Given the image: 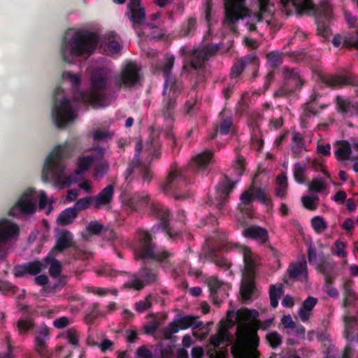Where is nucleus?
Wrapping results in <instances>:
<instances>
[{"mask_svg":"<svg viewBox=\"0 0 358 358\" xmlns=\"http://www.w3.org/2000/svg\"><path fill=\"white\" fill-rule=\"evenodd\" d=\"M294 6L302 13L313 11L311 0H293ZM268 0H225L224 22L234 24L240 20L249 17L246 26L249 31L256 29L255 23L261 22L262 13L266 11Z\"/></svg>","mask_w":358,"mask_h":358,"instance_id":"nucleus-2","label":"nucleus"},{"mask_svg":"<svg viewBox=\"0 0 358 358\" xmlns=\"http://www.w3.org/2000/svg\"><path fill=\"white\" fill-rule=\"evenodd\" d=\"M313 168L315 169V171H322L324 173V174L327 176V179L329 180V181H331V178H330V176L329 174L326 171L324 166L322 164H321L320 162H317V161H314L313 162Z\"/></svg>","mask_w":358,"mask_h":358,"instance_id":"nucleus-59","label":"nucleus"},{"mask_svg":"<svg viewBox=\"0 0 358 358\" xmlns=\"http://www.w3.org/2000/svg\"><path fill=\"white\" fill-rule=\"evenodd\" d=\"M73 243L72 234L68 231L59 232L57 236V243L54 249L59 252L69 248Z\"/></svg>","mask_w":358,"mask_h":358,"instance_id":"nucleus-25","label":"nucleus"},{"mask_svg":"<svg viewBox=\"0 0 358 358\" xmlns=\"http://www.w3.org/2000/svg\"><path fill=\"white\" fill-rule=\"evenodd\" d=\"M327 179L315 178L308 183V189L313 192H323L327 189Z\"/></svg>","mask_w":358,"mask_h":358,"instance_id":"nucleus-31","label":"nucleus"},{"mask_svg":"<svg viewBox=\"0 0 358 358\" xmlns=\"http://www.w3.org/2000/svg\"><path fill=\"white\" fill-rule=\"evenodd\" d=\"M151 306L150 297L148 296L144 300L141 301L135 304L137 311L143 312Z\"/></svg>","mask_w":358,"mask_h":358,"instance_id":"nucleus-47","label":"nucleus"},{"mask_svg":"<svg viewBox=\"0 0 358 358\" xmlns=\"http://www.w3.org/2000/svg\"><path fill=\"white\" fill-rule=\"evenodd\" d=\"M103 226L97 221H93L87 226V231L92 234H97L101 231Z\"/></svg>","mask_w":358,"mask_h":358,"instance_id":"nucleus-44","label":"nucleus"},{"mask_svg":"<svg viewBox=\"0 0 358 358\" xmlns=\"http://www.w3.org/2000/svg\"><path fill=\"white\" fill-rule=\"evenodd\" d=\"M141 0H129L130 20L134 24H142L145 20L144 9L140 6Z\"/></svg>","mask_w":358,"mask_h":358,"instance_id":"nucleus-18","label":"nucleus"},{"mask_svg":"<svg viewBox=\"0 0 358 358\" xmlns=\"http://www.w3.org/2000/svg\"><path fill=\"white\" fill-rule=\"evenodd\" d=\"M266 339L269 345L275 348L281 343V338L277 332H271L266 335Z\"/></svg>","mask_w":358,"mask_h":358,"instance_id":"nucleus-42","label":"nucleus"},{"mask_svg":"<svg viewBox=\"0 0 358 358\" xmlns=\"http://www.w3.org/2000/svg\"><path fill=\"white\" fill-rule=\"evenodd\" d=\"M202 325L198 317L192 315L185 316L179 318L176 324L171 325V331L172 333H177L180 329H187L189 327L192 329L199 328Z\"/></svg>","mask_w":358,"mask_h":358,"instance_id":"nucleus-16","label":"nucleus"},{"mask_svg":"<svg viewBox=\"0 0 358 358\" xmlns=\"http://www.w3.org/2000/svg\"><path fill=\"white\" fill-rule=\"evenodd\" d=\"M306 169L305 164L296 163L294 168V176L296 182L303 183L305 180L304 173Z\"/></svg>","mask_w":358,"mask_h":358,"instance_id":"nucleus-37","label":"nucleus"},{"mask_svg":"<svg viewBox=\"0 0 358 358\" xmlns=\"http://www.w3.org/2000/svg\"><path fill=\"white\" fill-rule=\"evenodd\" d=\"M334 268V265L329 263L324 264L320 267V271L325 276L327 282L329 281V278L331 275V271H333Z\"/></svg>","mask_w":358,"mask_h":358,"instance_id":"nucleus-49","label":"nucleus"},{"mask_svg":"<svg viewBox=\"0 0 358 358\" xmlns=\"http://www.w3.org/2000/svg\"><path fill=\"white\" fill-rule=\"evenodd\" d=\"M281 322L285 328L294 329L296 327L295 323L289 315L283 316Z\"/></svg>","mask_w":358,"mask_h":358,"instance_id":"nucleus-57","label":"nucleus"},{"mask_svg":"<svg viewBox=\"0 0 358 358\" xmlns=\"http://www.w3.org/2000/svg\"><path fill=\"white\" fill-rule=\"evenodd\" d=\"M212 156L213 152L210 151L201 153L192 159L191 166L197 171H202L210 162Z\"/></svg>","mask_w":358,"mask_h":358,"instance_id":"nucleus-23","label":"nucleus"},{"mask_svg":"<svg viewBox=\"0 0 358 358\" xmlns=\"http://www.w3.org/2000/svg\"><path fill=\"white\" fill-rule=\"evenodd\" d=\"M45 268V265L38 261L31 262L15 268L14 273L17 277L25 275H36Z\"/></svg>","mask_w":358,"mask_h":358,"instance_id":"nucleus-15","label":"nucleus"},{"mask_svg":"<svg viewBox=\"0 0 358 358\" xmlns=\"http://www.w3.org/2000/svg\"><path fill=\"white\" fill-rule=\"evenodd\" d=\"M33 326L30 320H21L18 322V329L21 334L26 333Z\"/></svg>","mask_w":358,"mask_h":358,"instance_id":"nucleus-50","label":"nucleus"},{"mask_svg":"<svg viewBox=\"0 0 358 358\" xmlns=\"http://www.w3.org/2000/svg\"><path fill=\"white\" fill-rule=\"evenodd\" d=\"M337 148L335 155L338 160H346L349 158L351 149L350 144L346 141L338 142L336 145Z\"/></svg>","mask_w":358,"mask_h":358,"instance_id":"nucleus-28","label":"nucleus"},{"mask_svg":"<svg viewBox=\"0 0 358 358\" xmlns=\"http://www.w3.org/2000/svg\"><path fill=\"white\" fill-rule=\"evenodd\" d=\"M335 248H336V254L338 257H343L346 255L345 248L346 245L345 243L341 241H336L335 242Z\"/></svg>","mask_w":358,"mask_h":358,"instance_id":"nucleus-53","label":"nucleus"},{"mask_svg":"<svg viewBox=\"0 0 358 358\" xmlns=\"http://www.w3.org/2000/svg\"><path fill=\"white\" fill-rule=\"evenodd\" d=\"M277 180L280 186L277 191V194L278 196H283L287 188V178L285 176L281 175L278 177Z\"/></svg>","mask_w":358,"mask_h":358,"instance_id":"nucleus-46","label":"nucleus"},{"mask_svg":"<svg viewBox=\"0 0 358 358\" xmlns=\"http://www.w3.org/2000/svg\"><path fill=\"white\" fill-rule=\"evenodd\" d=\"M69 152V148L66 143L54 148L47 157L43 168V180H52L55 186L59 189H64L76 182V180L68 173L65 166L61 162V159Z\"/></svg>","mask_w":358,"mask_h":358,"instance_id":"nucleus-3","label":"nucleus"},{"mask_svg":"<svg viewBox=\"0 0 358 358\" xmlns=\"http://www.w3.org/2000/svg\"><path fill=\"white\" fill-rule=\"evenodd\" d=\"M303 148V138L300 134L294 133L293 134L292 150L294 154H299Z\"/></svg>","mask_w":358,"mask_h":358,"instance_id":"nucleus-40","label":"nucleus"},{"mask_svg":"<svg viewBox=\"0 0 358 358\" xmlns=\"http://www.w3.org/2000/svg\"><path fill=\"white\" fill-rule=\"evenodd\" d=\"M66 338L70 343H71L74 345H78L79 339H78V334L76 331L69 330L66 332Z\"/></svg>","mask_w":358,"mask_h":358,"instance_id":"nucleus-54","label":"nucleus"},{"mask_svg":"<svg viewBox=\"0 0 358 358\" xmlns=\"http://www.w3.org/2000/svg\"><path fill=\"white\" fill-rule=\"evenodd\" d=\"M215 49L216 48L213 46H206L194 50L192 56L193 59H196V61H192V66L196 68L200 65V63L206 59L208 55L212 54Z\"/></svg>","mask_w":358,"mask_h":358,"instance_id":"nucleus-24","label":"nucleus"},{"mask_svg":"<svg viewBox=\"0 0 358 358\" xmlns=\"http://www.w3.org/2000/svg\"><path fill=\"white\" fill-rule=\"evenodd\" d=\"M196 26V20L194 17H190L188 19L186 24V30L185 34H188L190 33L192 30L194 29Z\"/></svg>","mask_w":358,"mask_h":358,"instance_id":"nucleus-63","label":"nucleus"},{"mask_svg":"<svg viewBox=\"0 0 358 358\" xmlns=\"http://www.w3.org/2000/svg\"><path fill=\"white\" fill-rule=\"evenodd\" d=\"M245 269L243 274V281L241 288V294L245 300L251 298L255 289L253 278L255 276V259L250 250L246 247H242Z\"/></svg>","mask_w":358,"mask_h":358,"instance_id":"nucleus-7","label":"nucleus"},{"mask_svg":"<svg viewBox=\"0 0 358 358\" xmlns=\"http://www.w3.org/2000/svg\"><path fill=\"white\" fill-rule=\"evenodd\" d=\"M138 358H152V354L146 348L141 347L137 350Z\"/></svg>","mask_w":358,"mask_h":358,"instance_id":"nucleus-60","label":"nucleus"},{"mask_svg":"<svg viewBox=\"0 0 358 358\" xmlns=\"http://www.w3.org/2000/svg\"><path fill=\"white\" fill-rule=\"evenodd\" d=\"M155 275H143L141 278L134 276L127 282V286L135 289H142L146 284L155 280Z\"/></svg>","mask_w":358,"mask_h":358,"instance_id":"nucleus-26","label":"nucleus"},{"mask_svg":"<svg viewBox=\"0 0 358 358\" xmlns=\"http://www.w3.org/2000/svg\"><path fill=\"white\" fill-rule=\"evenodd\" d=\"M111 134L106 131L96 130L94 132V138L95 139H105L110 137Z\"/></svg>","mask_w":358,"mask_h":358,"instance_id":"nucleus-61","label":"nucleus"},{"mask_svg":"<svg viewBox=\"0 0 358 358\" xmlns=\"http://www.w3.org/2000/svg\"><path fill=\"white\" fill-rule=\"evenodd\" d=\"M244 159L239 157L233 165V168L236 171L237 174L241 176L244 170Z\"/></svg>","mask_w":358,"mask_h":358,"instance_id":"nucleus-55","label":"nucleus"},{"mask_svg":"<svg viewBox=\"0 0 358 358\" xmlns=\"http://www.w3.org/2000/svg\"><path fill=\"white\" fill-rule=\"evenodd\" d=\"M174 63V57H169L167 62L164 67V73L166 77V83L163 94L164 96L170 101L175 99L180 92V86L172 78L168 77L169 71L171 70Z\"/></svg>","mask_w":358,"mask_h":358,"instance_id":"nucleus-9","label":"nucleus"},{"mask_svg":"<svg viewBox=\"0 0 358 358\" xmlns=\"http://www.w3.org/2000/svg\"><path fill=\"white\" fill-rule=\"evenodd\" d=\"M241 207L250 204L255 199H257L261 202H265L267 199L266 194L264 191L260 188H256L251 186L241 194Z\"/></svg>","mask_w":358,"mask_h":358,"instance_id":"nucleus-14","label":"nucleus"},{"mask_svg":"<svg viewBox=\"0 0 358 358\" xmlns=\"http://www.w3.org/2000/svg\"><path fill=\"white\" fill-rule=\"evenodd\" d=\"M98 43L96 34L85 31L69 30L65 35L62 47L64 61L72 62L75 57L90 55Z\"/></svg>","mask_w":358,"mask_h":358,"instance_id":"nucleus-4","label":"nucleus"},{"mask_svg":"<svg viewBox=\"0 0 358 358\" xmlns=\"http://www.w3.org/2000/svg\"><path fill=\"white\" fill-rule=\"evenodd\" d=\"M69 324V320L66 317H62L54 321V325L58 329L66 327Z\"/></svg>","mask_w":358,"mask_h":358,"instance_id":"nucleus-58","label":"nucleus"},{"mask_svg":"<svg viewBox=\"0 0 358 358\" xmlns=\"http://www.w3.org/2000/svg\"><path fill=\"white\" fill-rule=\"evenodd\" d=\"M48 338V329L45 327H41L36 336V350L41 355H44L46 352V341Z\"/></svg>","mask_w":358,"mask_h":358,"instance_id":"nucleus-22","label":"nucleus"},{"mask_svg":"<svg viewBox=\"0 0 358 358\" xmlns=\"http://www.w3.org/2000/svg\"><path fill=\"white\" fill-rule=\"evenodd\" d=\"M329 144H320L317 145V152L323 155H328L330 153Z\"/></svg>","mask_w":358,"mask_h":358,"instance_id":"nucleus-62","label":"nucleus"},{"mask_svg":"<svg viewBox=\"0 0 358 358\" xmlns=\"http://www.w3.org/2000/svg\"><path fill=\"white\" fill-rule=\"evenodd\" d=\"M109 71L106 69L95 70L91 77V90L87 94L78 92L75 99L92 105L94 107L106 106L103 101L101 90L108 84ZM76 101V100H74Z\"/></svg>","mask_w":358,"mask_h":358,"instance_id":"nucleus-5","label":"nucleus"},{"mask_svg":"<svg viewBox=\"0 0 358 358\" xmlns=\"http://www.w3.org/2000/svg\"><path fill=\"white\" fill-rule=\"evenodd\" d=\"M141 239L143 241V247L141 250V255L143 257H150L157 260H163L169 255L166 252L155 251L152 245L150 243V235L147 231H143L141 235Z\"/></svg>","mask_w":358,"mask_h":358,"instance_id":"nucleus-12","label":"nucleus"},{"mask_svg":"<svg viewBox=\"0 0 358 358\" xmlns=\"http://www.w3.org/2000/svg\"><path fill=\"white\" fill-rule=\"evenodd\" d=\"M317 303V299L313 296H309L303 301L298 311L299 317L302 322H307L310 319Z\"/></svg>","mask_w":358,"mask_h":358,"instance_id":"nucleus-20","label":"nucleus"},{"mask_svg":"<svg viewBox=\"0 0 358 358\" xmlns=\"http://www.w3.org/2000/svg\"><path fill=\"white\" fill-rule=\"evenodd\" d=\"M54 99L55 104L52 116L57 127H65L76 118L75 112L71 105L66 100L63 90L60 88L55 90Z\"/></svg>","mask_w":358,"mask_h":358,"instance_id":"nucleus-6","label":"nucleus"},{"mask_svg":"<svg viewBox=\"0 0 358 358\" xmlns=\"http://www.w3.org/2000/svg\"><path fill=\"white\" fill-rule=\"evenodd\" d=\"M243 235L247 238L256 240L261 244L266 243L268 238L267 231L258 226H252L245 229L243 231Z\"/></svg>","mask_w":358,"mask_h":358,"instance_id":"nucleus-19","label":"nucleus"},{"mask_svg":"<svg viewBox=\"0 0 358 358\" xmlns=\"http://www.w3.org/2000/svg\"><path fill=\"white\" fill-rule=\"evenodd\" d=\"M244 66H245L244 59L238 61L232 67L231 75L234 76H238L243 71Z\"/></svg>","mask_w":358,"mask_h":358,"instance_id":"nucleus-52","label":"nucleus"},{"mask_svg":"<svg viewBox=\"0 0 358 358\" xmlns=\"http://www.w3.org/2000/svg\"><path fill=\"white\" fill-rule=\"evenodd\" d=\"M324 83L332 87H338L346 83L345 78L340 76H331L324 79Z\"/></svg>","mask_w":358,"mask_h":358,"instance_id":"nucleus-38","label":"nucleus"},{"mask_svg":"<svg viewBox=\"0 0 358 358\" xmlns=\"http://www.w3.org/2000/svg\"><path fill=\"white\" fill-rule=\"evenodd\" d=\"M38 195V199H39V208L41 210H45V213L49 214L50 213L52 207V203L48 201V197L45 194V193L43 191H41L39 192H37Z\"/></svg>","mask_w":358,"mask_h":358,"instance_id":"nucleus-35","label":"nucleus"},{"mask_svg":"<svg viewBox=\"0 0 358 358\" xmlns=\"http://www.w3.org/2000/svg\"><path fill=\"white\" fill-rule=\"evenodd\" d=\"M91 204L93 205L92 197H85L79 199L73 208L78 212L88 208Z\"/></svg>","mask_w":358,"mask_h":358,"instance_id":"nucleus-41","label":"nucleus"},{"mask_svg":"<svg viewBox=\"0 0 358 358\" xmlns=\"http://www.w3.org/2000/svg\"><path fill=\"white\" fill-rule=\"evenodd\" d=\"M49 272H50V275L54 277L58 276L61 273L60 263L55 259L52 260L50 262V267Z\"/></svg>","mask_w":358,"mask_h":358,"instance_id":"nucleus-48","label":"nucleus"},{"mask_svg":"<svg viewBox=\"0 0 358 358\" xmlns=\"http://www.w3.org/2000/svg\"><path fill=\"white\" fill-rule=\"evenodd\" d=\"M37 192L33 189L26 190L9 210V214L13 216H22L33 214L36 209Z\"/></svg>","mask_w":358,"mask_h":358,"instance_id":"nucleus-8","label":"nucleus"},{"mask_svg":"<svg viewBox=\"0 0 358 358\" xmlns=\"http://www.w3.org/2000/svg\"><path fill=\"white\" fill-rule=\"evenodd\" d=\"M77 215L78 212L75 208H68L60 213L57 222L59 225H67L71 224Z\"/></svg>","mask_w":358,"mask_h":358,"instance_id":"nucleus-27","label":"nucleus"},{"mask_svg":"<svg viewBox=\"0 0 358 358\" xmlns=\"http://www.w3.org/2000/svg\"><path fill=\"white\" fill-rule=\"evenodd\" d=\"M96 162V164L95 165L93 174L94 178L100 179L108 172L109 168L108 163L107 161L103 160V158Z\"/></svg>","mask_w":358,"mask_h":358,"instance_id":"nucleus-34","label":"nucleus"},{"mask_svg":"<svg viewBox=\"0 0 358 358\" xmlns=\"http://www.w3.org/2000/svg\"><path fill=\"white\" fill-rule=\"evenodd\" d=\"M289 273L293 278L302 282H306L308 279L306 262L303 261L291 265L289 268Z\"/></svg>","mask_w":358,"mask_h":358,"instance_id":"nucleus-21","label":"nucleus"},{"mask_svg":"<svg viewBox=\"0 0 358 358\" xmlns=\"http://www.w3.org/2000/svg\"><path fill=\"white\" fill-rule=\"evenodd\" d=\"M226 337V331L224 329H220L217 334L213 336L210 338V344L214 347L220 345L222 341L224 340Z\"/></svg>","mask_w":358,"mask_h":358,"instance_id":"nucleus-43","label":"nucleus"},{"mask_svg":"<svg viewBox=\"0 0 358 358\" xmlns=\"http://www.w3.org/2000/svg\"><path fill=\"white\" fill-rule=\"evenodd\" d=\"M62 79L64 81H69L73 85H76L80 81V78L78 76L72 75L69 72H64L62 74Z\"/></svg>","mask_w":358,"mask_h":358,"instance_id":"nucleus-51","label":"nucleus"},{"mask_svg":"<svg viewBox=\"0 0 358 358\" xmlns=\"http://www.w3.org/2000/svg\"><path fill=\"white\" fill-rule=\"evenodd\" d=\"M338 103L340 108L343 112H348L350 110V103L348 100L338 99Z\"/></svg>","mask_w":358,"mask_h":358,"instance_id":"nucleus-64","label":"nucleus"},{"mask_svg":"<svg viewBox=\"0 0 358 358\" xmlns=\"http://www.w3.org/2000/svg\"><path fill=\"white\" fill-rule=\"evenodd\" d=\"M19 232L18 226L6 219L0 220V251L6 243L17 236Z\"/></svg>","mask_w":358,"mask_h":358,"instance_id":"nucleus-10","label":"nucleus"},{"mask_svg":"<svg viewBox=\"0 0 358 358\" xmlns=\"http://www.w3.org/2000/svg\"><path fill=\"white\" fill-rule=\"evenodd\" d=\"M318 200L319 198L317 196H304L301 197L303 206L309 210H314L317 208Z\"/></svg>","mask_w":358,"mask_h":358,"instance_id":"nucleus-36","label":"nucleus"},{"mask_svg":"<svg viewBox=\"0 0 358 358\" xmlns=\"http://www.w3.org/2000/svg\"><path fill=\"white\" fill-rule=\"evenodd\" d=\"M268 61L271 66H277L282 62V58L278 52H271L267 56Z\"/></svg>","mask_w":358,"mask_h":358,"instance_id":"nucleus-45","label":"nucleus"},{"mask_svg":"<svg viewBox=\"0 0 358 358\" xmlns=\"http://www.w3.org/2000/svg\"><path fill=\"white\" fill-rule=\"evenodd\" d=\"M231 120H224L222 123H221V125H220V132L221 134H223V135H226L227 134L229 131H230V129L231 127Z\"/></svg>","mask_w":358,"mask_h":358,"instance_id":"nucleus-56","label":"nucleus"},{"mask_svg":"<svg viewBox=\"0 0 358 358\" xmlns=\"http://www.w3.org/2000/svg\"><path fill=\"white\" fill-rule=\"evenodd\" d=\"M257 315V311L248 309L238 312L236 343L232 347V353L235 358H257V325L255 321ZM203 354V349L200 347H194L192 350V358H202ZM212 358H225V355L224 352H217Z\"/></svg>","mask_w":358,"mask_h":358,"instance_id":"nucleus-1","label":"nucleus"},{"mask_svg":"<svg viewBox=\"0 0 358 358\" xmlns=\"http://www.w3.org/2000/svg\"><path fill=\"white\" fill-rule=\"evenodd\" d=\"M103 149L97 148L92 156L81 155L79 157L76 161V173L82 174L88 171L92 163L101 160L103 157Z\"/></svg>","mask_w":358,"mask_h":358,"instance_id":"nucleus-13","label":"nucleus"},{"mask_svg":"<svg viewBox=\"0 0 358 358\" xmlns=\"http://www.w3.org/2000/svg\"><path fill=\"white\" fill-rule=\"evenodd\" d=\"M310 224L317 234L323 233L328 227V224L326 220L320 215L313 217L310 220Z\"/></svg>","mask_w":358,"mask_h":358,"instance_id":"nucleus-32","label":"nucleus"},{"mask_svg":"<svg viewBox=\"0 0 358 358\" xmlns=\"http://www.w3.org/2000/svg\"><path fill=\"white\" fill-rule=\"evenodd\" d=\"M282 294V285H271L270 287V300L272 307L275 308L278 304V299Z\"/></svg>","mask_w":358,"mask_h":358,"instance_id":"nucleus-33","label":"nucleus"},{"mask_svg":"<svg viewBox=\"0 0 358 358\" xmlns=\"http://www.w3.org/2000/svg\"><path fill=\"white\" fill-rule=\"evenodd\" d=\"M101 48L107 52L108 55H114L118 53L120 50V46L117 41H115L113 38H104L102 43Z\"/></svg>","mask_w":358,"mask_h":358,"instance_id":"nucleus-30","label":"nucleus"},{"mask_svg":"<svg viewBox=\"0 0 358 358\" xmlns=\"http://www.w3.org/2000/svg\"><path fill=\"white\" fill-rule=\"evenodd\" d=\"M233 187L234 185L227 181L218 185L216 189V199L219 203L222 202L227 198Z\"/></svg>","mask_w":358,"mask_h":358,"instance_id":"nucleus-29","label":"nucleus"},{"mask_svg":"<svg viewBox=\"0 0 358 358\" xmlns=\"http://www.w3.org/2000/svg\"><path fill=\"white\" fill-rule=\"evenodd\" d=\"M113 185H107L99 194L92 197L93 206L96 208H101L102 207L108 206L113 200Z\"/></svg>","mask_w":358,"mask_h":358,"instance_id":"nucleus-17","label":"nucleus"},{"mask_svg":"<svg viewBox=\"0 0 358 358\" xmlns=\"http://www.w3.org/2000/svg\"><path fill=\"white\" fill-rule=\"evenodd\" d=\"M180 180V177L178 176L176 172H171L167 178V184L164 186V191L168 192L169 189L173 187H178V182Z\"/></svg>","mask_w":358,"mask_h":358,"instance_id":"nucleus-39","label":"nucleus"},{"mask_svg":"<svg viewBox=\"0 0 358 358\" xmlns=\"http://www.w3.org/2000/svg\"><path fill=\"white\" fill-rule=\"evenodd\" d=\"M139 69L136 64L129 62L122 69L118 83L126 87L134 86L139 79Z\"/></svg>","mask_w":358,"mask_h":358,"instance_id":"nucleus-11","label":"nucleus"}]
</instances>
